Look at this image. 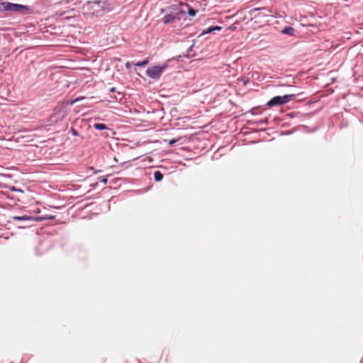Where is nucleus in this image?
I'll return each mask as SVG.
<instances>
[{"label":"nucleus","instance_id":"obj_2","mask_svg":"<svg viewBox=\"0 0 363 363\" xmlns=\"http://www.w3.org/2000/svg\"><path fill=\"white\" fill-rule=\"evenodd\" d=\"M182 11L177 6H170L166 9V14L163 18V23L164 24L171 23L177 19L180 18Z\"/></svg>","mask_w":363,"mask_h":363},{"label":"nucleus","instance_id":"obj_4","mask_svg":"<svg viewBox=\"0 0 363 363\" xmlns=\"http://www.w3.org/2000/svg\"><path fill=\"white\" fill-rule=\"evenodd\" d=\"M295 94H286L284 96H276L272 98L267 104V106L272 107L275 106H281L290 101Z\"/></svg>","mask_w":363,"mask_h":363},{"label":"nucleus","instance_id":"obj_1","mask_svg":"<svg viewBox=\"0 0 363 363\" xmlns=\"http://www.w3.org/2000/svg\"><path fill=\"white\" fill-rule=\"evenodd\" d=\"M112 9L111 4L107 0L92 1V15L101 16Z\"/></svg>","mask_w":363,"mask_h":363},{"label":"nucleus","instance_id":"obj_20","mask_svg":"<svg viewBox=\"0 0 363 363\" xmlns=\"http://www.w3.org/2000/svg\"><path fill=\"white\" fill-rule=\"evenodd\" d=\"M192 49H193V45L190 46L188 48V50H187L188 55H189L190 52L192 51Z\"/></svg>","mask_w":363,"mask_h":363},{"label":"nucleus","instance_id":"obj_21","mask_svg":"<svg viewBox=\"0 0 363 363\" xmlns=\"http://www.w3.org/2000/svg\"><path fill=\"white\" fill-rule=\"evenodd\" d=\"M130 67H131V65H130V62H126V64H125V67H126V68H128V69H130Z\"/></svg>","mask_w":363,"mask_h":363},{"label":"nucleus","instance_id":"obj_24","mask_svg":"<svg viewBox=\"0 0 363 363\" xmlns=\"http://www.w3.org/2000/svg\"><path fill=\"white\" fill-rule=\"evenodd\" d=\"M260 9H259V8H257V9H255V11H259V10H260Z\"/></svg>","mask_w":363,"mask_h":363},{"label":"nucleus","instance_id":"obj_3","mask_svg":"<svg viewBox=\"0 0 363 363\" xmlns=\"http://www.w3.org/2000/svg\"><path fill=\"white\" fill-rule=\"evenodd\" d=\"M167 67V63H164L159 66L150 67L147 69L146 74L151 79H158L161 77L163 71L166 69Z\"/></svg>","mask_w":363,"mask_h":363},{"label":"nucleus","instance_id":"obj_16","mask_svg":"<svg viewBox=\"0 0 363 363\" xmlns=\"http://www.w3.org/2000/svg\"><path fill=\"white\" fill-rule=\"evenodd\" d=\"M82 99H83V98H77V99H75L74 100H70V101H67V104L68 105H73L74 104H75L77 101H81Z\"/></svg>","mask_w":363,"mask_h":363},{"label":"nucleus","instance_id":"obj_17","mask_svg":"<svg viewBox=\"0 0 363 363\" xmlns=\"http://www.w3.org/2000/svg\"><path fill=\"white\" fill-rule=\"evenodd\" d=\"M178 140H179V138H174V139L169 140L168 141L169 146H173Z\"/></svg>","mask_w":363,"mask_h":363},{"label":"nucleus","instance_id":"obj_23","mask_svg":"<svg viewBox=\"0 0 363 363\" xmlns=\"http://www.w3.org/2000/svg\"><path fill=\"white\" fill-rule=\"evenodd\" d=\"M72 132L74 135H77V132L74 128H72Z\"/></svg>","mask_w":363,"mask_h":363},{"label":"nucleus","instance_id":"obj_12","mask_svg":"<svg viewBox=\"0 0 363 363\" xmlns=\"http://www.w3.org/2000/svg\"><path fill=\"white\" fill-rule=\"evenodd\" d=\"M154 179L156 182H160L163 179V174L160 171H156L154 173Z\"/></svg>","mask_w":363,"mask_h":363},{"label":"nucleus","instance_id":"obj_25","mask_svg":"<svg viewBox=\"0 0 363 363\" xmlns=\"http://www.w3.org/2000/svg\"><path fill=\"white\" fill-rule=\"evenodd\" d=\"M53 218H54V216H50V217L48 218V219H52Z\"/></svg>","mask_w":363,"mask_h":363},{"label":"nucleus","instance_id":"obj_27","mask_svg":"<svg viewBox=\"0 0 363 363\" xmlns=\"http://www.w3.org/2000/svg\"><path fill=\"white\" fill-rule=\"evenodd\" d=\"M360 363H363V359H362L361 362Z\"/></svg>","mask_w":363,"mask_h":363},{"label":"nucleus","instance_id":"obj_8","mask_svg":"<svg viewBox=\"0 0 363 363\" xmlns=\"http://www.w3.org/2000/svg\"><path fill=\"white\" fill-rule=\"evenodd\" d=\"M92 126L97 130H110V128L102 123H94Z\"/></svg>","mask_w":363,"mask_h":363},{"label":"nucleus","instance_id":"obj_7","mask_svg":"<svg viewBox=\"0 0 363 363\" xmlns=\"http://www.w3.org/2000/svg\"><path fill=\"white\" fill-rule=\"evenodd\" d=\"M222 30V27L221 26H211V27H208L206 29L203 30L201 35H206V34L211 33H212L213 31H215V30Z\"/></svg>","mask_w":363,"mask_h":363},{"label":"nucleus","instance_id":"obj_18","mask_svg":"<svg viewBox=\"0 0 363 363\" xmlns=\"http://www.w3.org/2000/svg\"><path fill=\"white\" fill-rule=\"evenodd\" d=\"M257 124H267L268 123V118H265L264 119H261L257 122Z\"/></svg>","mask_w":363,"mask_h":363},{"label":"nucleus","instance_id":"obj_26","mask_svg":"<svg viewBox=\"0 0 363 363\" xmlns=\"http://www.w3.org/2000/svg\"><path fill=\"white\" fill-rule=\"evenodd\" d=\"M64 116H65V113H63L62 114V118H63Z\"/></svg>","mask_w":363,"mask_h":363},{"label":"nucleus","instance_id":"obj_13","mask_svg":"<svg viewBox=\"0 0 363 363\" xmlns=\"http://www.w3.org/2000/svg\"><path fill=\"white\" fill-rule=\"evenodd\" d=\"M93 179L96 180V183H95L96 184H98L99 182L103 183V184H106L107 182L106 178H101V177H98L97 178Z\"/></svg>","mask_w":363,"mask_h":363},{"label":"nucleus","instance_id":"obj_11","mask_svg":"<svg viewBox=\"0 0 363 363\" xmlns=\"http://www.w3.org/2000/svg\"><path fill=\"white\" fill-rule=\"evenodd\" d=\"M122 99V94L121 92H118L117 94H116L114 96H111L108 101L109 102H114V101H118Z\"/></svg>","mask_w":363,"mask_h":363},{"label":"nucleus","instance_id":"obj_14","mask_svg":"<svg viewBox=\"0 0 363 363\" xmlns=\"http://www.w3.org/2000/svg\"><path fill=\"white\" fill-rule=\"evenodd\" d=\"M197 13V11L194 9L193 8H189L188 13L190 16H195Z\"/></svg>","mask_w":363,"mask_h":363},{"label":"nucleus","instance_id":"obj_15","mask_svg":"<svg viewBox=\"0 0 363 363\" xmlns=\"http://www.w3.org/2000/svg\"><path fill=\"white\" fill-rule=\"evenodd\" d=\"M147 63H148V60H144L142 62H138V63L135 64V65L138 67H143V66L146 65Z\"/></svg>","mask_w":363,"mask_h":363},{"label":"nucleus","instance_id":"obj_9","mask_svg":"<svg viewBox=\"0 0 363 363\" xmlns=\"http://www.w3.org/2000/svg\"><path fill=\"white\" fill-rule=\"evenodd\" d=\"M12 6H13V11L22 12V11L28 10V7L26 6L18 4L13 3Z\"/></svg>","mask_w":363,"mask_h":363},{"label":"nucleus","instance_id":"obj_5","mask_svg":"<svg viewBox=\"0 0 363 363\" xmlns=\"http://www.w3.org/2000/svg\"><path fill=\"white\" fill-rule=\"evenodd\" d=\"M12 219L13 220H21V221H25V220H42L44 218H35L32 216H13Z\"/></svg>","mask_w":363,"mask_h":363},{"label":"nucleus","instance_id":"obj_19","mask_svg":"<svg viewBox=\"0 0 363 363\" xmlns=\"http://www.w3.org/2000/svg\"><path fill=\"white\" fill-rule=\"evenodd\" d=\"M242 82H243V84L245 85H247L248 84V82H250V79H247V78H243L242 79Z\"/></svg>","mask_w":363,"mask_h":363},{"label":"nucleus","instance_id":"obj_10","mask_svg":"<svg viewBox=\"0 0 363 363\" xmlns=\"http://www.w3.org/2000/svg\"><path fill=\"white\" fill-rule=\"evenodd\" d=\"M282 33L284 34L289 35H294V29L291 26H286L283 30Z\"/></svg>","mask_w":363,"mask_h":363},{"label":"nucleus","instance_id":"obj_22","mask_svg":"<svg viewBox=\"0 0 363 363\" xmlns=\"http://www.w3.org/2000/svg\"><path fill=\"white\" fill-rule=\"evenodd\" d=\"M116 91V88L115 87H112L110 89V92H115Z\"/></svg>","mask_w":363,"mask_h":363},{"label":"nucleus","instance_id":"obj_6","mask_svg":"<svg viewBox=\"0 0 363 363\" xmlns=\"http://www.w3.org/2000/svg\"><path fill=\"white\" fill-rule=\"evenodd\" d=\"M13 3L4 1L0 4L1 11H13Z\"/></svg>","mask_w":363,"mask_h":363}]
</instances>
